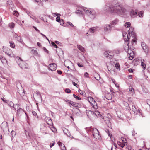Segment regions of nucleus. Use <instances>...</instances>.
<instances>
[{
    "instance_id": "5",
    "label": "nucleus",
    "mask_w": 150,
    "mask_h": 150,
    "mask_svg": "<svg viewBox=\"0 0 150 150\" xmlns=\"http://www.w3.org/2000/svg\"><path fill=\"white\" fill-rule=\"evenodd\" d=\"M88 100L89 102L90 103L91 105L94 108H97V103L92 97H89Z\"/></svg>"
},
{
    "instance_id": "54",
    "label": "nucleus",
    "mask_w": 150,
    "mask_h": 150,
    "mask_svg": "<svg viewBox=\"0 0 150 150\" xmlns=\"http://www.w3.org/2000/svg\"><path fill=\"white\" fill-rule=\"evenodd\" d=\"M108 122H106V123L108 124V126L109 127V126H110V123L109 122V120H108L107 121Z\"/></svg>"
},
{
    "instance_id": "53",
    "label": "nucleus",
    "mask_w": 150,
    "mask_h": 150,
    "mask_svg": "<svg viewBox=\"0 0 150 150\" xmlns=\"http://www.w3.org/2000/svg\"><path fill=\"white\" fill-rule=\"evenodd\" d=\"M77 65H78V66L79 67H81L83 66V65L82 64L79 63H78Z\"/></svg>"
},
{
    "instance_id": "40",
    "label": "nucleus",
    "mask_w": 150,
    "mask_h": 150,
    "mask_svg": "<svg viewBox=\"0 0 150 150\" xmlns=\"http://www.w3.org/2000/svg\"><path fill=\"white\" fill-rule=\"evenodd\" d=\"M115 67L117 69H120V65L118 63H116L115 64Z\"/></svg>"
},
{
    "instance_id": "58",
    "label": "nucleus",
    "mask_w": 150,
    "mask_h": 150,
    "mask_svg": "<svg viewBox=\"0 0 150 150\" xmlns=\"http://www.w3.org/2000/svg\"><path fill=\"white\" fill-rule=\"evenodd\" d=\"M84 75L86 76V77H88L89 76V75L88 73L87 72H86L84 74Z\"/></svg>"
},
{
    "instance_id": "9",
    "label": "nucleus",
    "mask_w": 150,
    "mask_h": 150,
    "mask_svg": "<svg viewBox=\"0 0 150 150\" xmlns=\"http://www.w3.org/2000/svg\"><path fill=\"white\" fill-rule=\"evenodd\" d=\"M49 66V67L48 68V69L52 71H55L56 69L57 65L55 63H52L50 64Z\"/></svg>"
},
{
    "instance_id": "6",
    "label": "nucleus",
    "mask_w": 150,
    "mask_h": 150,
    "mask_svg": "<svg viewBox=\"0 0 150 150\" xmlns=\"http://www.w3.org/2000/svg\"><path fill=\"white\" fill-rule=\"evenodd\" d=\"M133 28L131 27L128 31V34H127V38L126 40L128 42L129 41V39L130 38H129V37H133L134 36V33L133 31Z\"/></svg>"
},
{
    "instance_id": "64",
    "label": "nucleus",
    "mask_w": 150,
    "mask_h": 150,
    "mask_svg": "<svg viewBox=\"0 0 150 150\" xmlns=\"http://www.w3.org/2000/svg\"><path fill=\"white\" fill-rule=\"evenodd\" d=\"M55 42V43H56L57 44H59L60 43L59 41H56Z\"/></svg>"
},
{
    "instance_id": "55",
    "label": "nucleus",
    "mask_w": 150,
    "mask_h": 150,
    "mask_svg": "<svg viewBox=\"0 0 150 150\" xmlns=\"http://www.w3.org/2000/svg\"><path fill=\"white\" fill-rule=\"evenodd\" d=\"M57 72L59 74H62V72L60 70H57Z\"/></svg>"
},
{
    "instance_id": "60",
    "label": "nucleus",
    "mask_w": 150,
    "mask_h": 150,
    "mask_svg": "<svg viewBox=\"0 0 150 150\" xmlns=\"http://www.w3.org/2000/svg\"><path fill=\"white\" fill-rule=\"evenodd\" d=\"M128 71L130 72H133V70H132V69H128Z\"/></svg>"
},
{
    "instance_id": "21",
    "label": "nucleus",
    "mask_w": 150,
    "mask_h": 150,
    "mask_svg": "<svg viewBox=\"0 0 150 150\" xmlns=\"http://www.w3.org/2000/svg\"><path fill=\"white\" fill-rule=\"evenodd\" d=\"M29 16L30 17V18L33 19L34 21L36 23H39V22L37 18L35 17L33 15L30 16V15H29Z\"/></svg>"
},
{
    "instance_id": "1",
    "label": "nucleus",
    "mask_w": 150,
    "mask_h": 150,
    "mask_svg": "<svg viewBox=\"0 0 150 150\" xmlns=\"http://www.w3.org/2000/svg\"><path fill=\"white\" fill-rule=\"evenodd\" d=\"M103 10L105 12L112 14L116 13L120 14L125 13L126 9L123 8L122 6L119 3H117L114 5L107 4L103 8Z\"/></svg>"
},
{
    "instance_id": "34",
    "label": "nucleus",
    "mask_w": 150,
    "mask_h": 150,
    "mask_svg": "<svg viewBox=\"0 0 150 150\" xmlns=\"http://www.w3.org/2000/svg\"><path fill=\"white\" fill-rule=\"evenodd\" d=\"M76 12L77 14H81L83 15V11L80 10H77Z\"/></svg>"
},
{
    "instance_id": "51",
    "label": "nucleus",
    "mask_w": 150,
    "mask_h": 150,
    "mask_svg": "<svg viewBox=\"0 0 150 150\" xmlns=\"http://www.w3.org/2000/svg\"><path fill=\"white\" fill-rule=\"evenodd\" d=\"M43 49L47 53H48V50L45 47H44Z\"/></svg>"
},
{
    "instance_id": "30",
    "label": "nucleus",
    "mask_w": 150,
    "mask_h": 150,
    "mask_svg": "<svg viewBox=\"0 0 150 150\" xmlns=\"http://www.w3.org/2000/svg\"><path fill=\"white\" fill-rule=\"evenodd\" d=\"M32 114L33 115V116H35V118H38V116L37 115V113H36V112H35V111H32Z\"/></svg>"
},
{
    "instance_id": "42",
    "label": "nucleus",
    "mask_w": 150,
    "mask_h": 150,
    "mask_svg": "<svg viewBox=\"0 0 150 150\" xmlns=\"http://www.w3.org/2000/svg\"><path fill=\"white\" fill-rule=\"evenodd\" d=\"M73 96L74 98H75L76 99H77L78 100H80L81 99V98L77 96L76 95L74 94L73 95Z\"/></svg>"
},
{
    "instance_id": "20",
    "label": "nucleus",
    "mask_w": 150,
    "mask_h": 150,
    "mask_svg": "<svg viewBox=\"0 0 150 150\" xmlns=\"http://www.w3.org/2000/svg\"><path fill=\"white\" fill-rule=\"evenodd\" d=\"M77 47L78 48L81 52H84L85 51V50L83 47L82 46L79 45H77Z\"/></svg>"
},
{
    "instance_id": "27",
    "label": "nucleus",
    "mask_w": 150,
    "mask_h": 150,
    "mask_svg": "<svg viewBox=\"0 0 150 150\" xmlns=\"http://www.w3.org/2000/svg\"><path fill=\"white\" fill-rule=\"evenodd\" d=\"M111 80L112 81V82L115 84V86L117 88L119 87V86L118 83H116L115 80L114 79H111Z\"/></svg>"
},
{
    "instance_id": "13",
    "label": "nucleus",
    "mask_w": 150,
    "mask_h": 150,
    "mask_svg": "<svg viewBox=\"0 0 150 150\" xmlns=\"http://www.w3.org/2000/svg\"><path fill=\"white\" fill-rule=\"evenodd\" d=\"M132 110L136 114L140 113V110L139 109H137L135 106L134 105L132 106Z\"/></svg>"
},
{
    "instance_id": "46",
    "label": "nucleus",
    "mask_w": 150,
    "mask_h": 150,
    "mask_svg": "<svg viewBox=\"0 0 150 150\" xmlns=\"http://www.w3.org/2000/svg\"><path fill=\"white\" fill-rule=\"evenodd\" d=\"M65 91L66 93H69L71 92V91L69 88H66L65 89Z\"/></svg>"
},
{
    "instance_id": "18",
    "label": "nucleus",
    "mask_w": 150,
    "mask_h": 150,
    "mask_svg": "<svg viewBox=\"0 0 150 150\" xmlns=\"http://www.w3.org/2000/svg\"><path fill=\"white\" fill-rule=\"evenodd\" d=\"M105 97L106 99L110 100L112 98V96L111 94L107 92L105 94Z\"/></svg>"
},
{
    "instance_id": "23",
    "label": "nucleus",
    "mask_w": 150,
    "mask_h": 150,
    "mask_svg": "<svg viewBox=\"0 0 150 150\" xmlns=\"http://www.w3.org/2000/svg\"><path fill=\"white\" fill-rule=\"evenodd\" d=\"M7 103L8 104V105L10 107H13L14 106V103L11 101H8Z\"/></svg>"
},
{
    "instance_id": "56",
    "label": "nucleus",
    "mask_w": 150,
    "mask_h": 150,
    "mask_svg": "<svg viewBox=\"0 0 150 150\" xmlns=\"http://www.w3.org/2000/svg\"><path fill=\"white\" fill-rule=\"evenodd\" d=\"M33 28H34L35 29L37 32H38L39 33H40V31H39V30H38L37 28L36 27H34V26H33Z\"/></svg>"
},
{
    "instance_id": "15",
    "label": "nucleus",
    "mask_w": 150,
    "mask_h": 150,
    "mask_svg": "<svg viewBox=\"0 0 150 150\" xmlns=\"http://www.w3.org/2000/svg\"><path fill=\"white\" fill-rule=\"evenodd\" d=\"M137 12L133 10H131L130 11V16L131 17L133 18L135 17L137 15Z\"/></svg>"
},
{
    "instance_id": "25",
    "label": "nucleus",
    "mask_w": 150,
    "mask_h": 150,
    "mask_svg": "<svg viewBox=\"0 0 150 150\" xmlns=\"http://www.w3.org/2000/svg\"><path fill=\"white\" fill-rule=\"evenodd\" d=\"M119 21V20L117 19H116L115 20H113L112 23H111V25H116Z\"/></svg>"
},
{
    "instance_id": "22",
    "label": "nucleus",
    "mask_w": 150,
    "mask_h": 150,
    "mask_svg": "<svg viewBox=\"0 0 150 150\" xmlns=\"http://www.w3.org/2000/svg\"><path fill=\"white\" fill-rule=\"evenodd\" d=\"M31 51L32 52V53L35 56L38 57H40V55L37 52L36 50H31Z\"/></svg>"
},
{
    "instance_id": "36",
    "label": "nucleus",
    "mask_w": 150,
    "mask_h": 150,
    "mask_svg": "<svg viewBox=\"0 0 150 150\" xmlns=\"http://www.w3.org/2000/svg\"><path fill=\"white\" fill-rule=\"evenodd\" d=\"M129 91L131 92L132 93H134V90L132 87H129Z\"/></svg>"
},
{
    "instance_id": "62",
    "label": "nucleus",
    "mask_w": 150,
    "mask_h": 150,
    "mask_svg": "<svg viewBox=\"0 0 150 150\" xmlns=\"http://www.w3.org/2000/svg\"><path fill=\"white\" fill-rule=\"evenodd\" d=\"M64 100L66 102H68L69 103V104L70 103V102L71 101H70L69 100Z\"/></svg>"
},
{
    "instance_id": "48",
    "label": "nucleus",
    "mask_w": 150,
    "mask_h": 150,
    "mask_svg": "<svg viewBox=\"0 0 150 150\" xmlns=\"http://www.w3.org/2000/svg\"><path fill=\"white\" fill-rule=\"evenodd\" d=\"M136 42V40H135V39H132V45H133L134 44V43H135Z\"/></svg>"
},
{
    "instance_id": "3",
    "label": "nucleus",
    "mask_w": 150,
    "mask_h": 150,
    "mask_svg": "<svg viewBox=\"0 0 150 150\" xmlns=\"http://www.w3.org/2000/svg\"><path fill=\"white\" fill-rule=\"evenodd\" d=\"M83 10L86 13L90 18H93L95 17V12L94 11L91 9H88L87 8H83Z\"/></svg>"
},
{
    "instance_id": "45",
    "label": "nucleus",
    "mask_w": 150,
    "mask_h": 150,
    "mask_svg": "<svg viewBox=\"0 0 150 150\" xmlns=\"http://www.w3.org/2000/svg\"><path fill=\"white\" fill-rule=\"evenodd\" d=\"M60 16H58L56 18V20L58 22H59L60 20Z\"/></svg>"
},
{
    "instance_id": "31",
    "label": "nucleus",
    "mask_w": 150,
    "mask_h": 150,
    "mask_svg": "<svg viewBox=\"0 0 150 150\" xmlns=\"http://www.w3.org/2000/svg\"><path fill=\"white\" fill-rule=\"evenodd\" d=\"M130 25L131 24L129 22H127L125 24V26L127 28L129 27H130Z\"/></svg>"
},
{
    "instance_id": "57",
    "label": "nucleus",
    "mask_w": 150,
    "mask_h": 150,
    "mask_svg": "<svg viewBox=\"0 0 150 150\" xmlns=\"http://www.w3.org/2000/svg\"><path fill=\"white\" fill-rule=\"evenodd\" d=\"M67 23H68L69 25H71V26H72V27H73L74 26V25H73L71 23V22H67Z\"/></svg>"
},
{
    "instance_id": "8",
    "label": "nucleus",
    "mask_w": 150,
    "mask_h": 150,
    "mask_svg": "<svg viewBox=\"0 0 150 150\" xmlns=\"http://www.w3.org/2000/svg\"><path fill=\"white\" fill-rule=\"evenodd\" d=\"M112 30V26L111 24H106L104 27V31L105 32L110 33Z\"/></svg>"
},
{
    "instance_id": "33",
    "label": "nucleus",
    "mask_w": 150,
    "mask_h": 150,
    "mask_svg": "<svg viewBox=\"0 0 150 150\" xmlns=\"http://www.w3.org/2000/svg\"><path fill=\"white\" fill-rule=\"evenodd\" d=\"M11 138L12 139L13 137L15 135V132L14 131H12L11 133Z\"/></svg>"
},
{
    "instance_id": "11",
    "label": "nucleus",
    "mask_w": 150,
    "mask_h": 150,
    "mask_svg": "<svg viewBox=\"0 0 150 150\" xmlns=\"http://www.w3.org/2000/svg\"><path fill=\"white\" fill-rule=\"evenodd\" d=\"M1 127L2 129L4 131L8 129V125L7 122H4L1 125Z\"/></svg>"
},
{
    "instance_id": "10",
    "label": "nucleus",
    "mask_w": 150,
    "mask_h": 150,
    "mask_svg": "<svg viewBox=\"0 0 150 150\" xmlns=\"http://www.w3.org/2000/svg\"><path fill=\"white\" fill-rule=\"evenodd\" d=\"M96 27H93L90 28L88 31V33L86 34L87 35H88V34L89 33L90 35L93 34L95 31L96 30Z\"/></svg>"
},
{
    "instance_id": "59",
    "label": "nucleus",
    "mask_w": 150,
    "mask_h": 150,
    "mask_svg": "<svg viewBox=\"0 0 150 150\" xmlns=\"http://www.w3.org/2000/svg\"><path fill=\"white\" fill-rule=\"evenodd\" d=\"M22 110V109L21 108H19L17 110V113H19V112L21 111V110Z\"/></svg>"
},
{
    "instance_id": "26",
    "label": "nucleus",
    "mask_w": 150,
    "mask_h": 150,
    "mask_svg": "<svg viewBox=\"0 0 150 150\" xmlns=\"http://www.w3.org/2000/svg\"><path fill=\"white\" fill-rule=\"evenodd\" d=\"M109 52V56L108 58L110 59H111L113 57V56L114 55L113 53L112 52H110L109 51H108Z\"/></svg>"
},
{
    "instance_id": "61",
    "label": "nucleus",
    "mask_w": 150,
    "mask_h": 150,
    "mask_svg": "<svg viewBox=\"0 0 150 150\" xmlns=\"http://www.w3.org/2000/svg\"><path fill=\"white\" fill-rule=\"evenodd\" d=\"M107 131H108L107 134H108V136H109L110 137V133L109 132V131L108 130H107Z\"/></svg>"
},
{
    "instance_id": "50",
    "label": "nucleus",
    "mask_w": 150,
    "mask_h": 150,
    "mask_svg": "<svg viewBox=\"0 0 150 150\" xmlns=\"http://www.w3.org/2000/svg\"><path fill=\"white\" fill-rule=\"evenodd\" d=\"M70 104H71L73 106H74V105H75V103L71 101L70 102Z\"/></svg>"
},
{
    "instance_id": "44",
    "label": "nucleus",
    "mask_w": 150,
    "mask_h": 150,
    "mask_svg": "<svg viewBox=\"0 0 150 150\" xmlns=\"http://www.w3.org/2000/svg\"><path fill=\"white\" fill-rule=\"evenodd\" d=\"M51 43L52 45L54 46V47L56 48H57V45L54 42L51 41Z\"/></svg>"
},
{
    "instance_id": "41",
    "label": "nucleus",
    "mask_w": 150,
    "mask_h": 150,
    "mask_svg": "<svg viewBox=\"0 0 150 150\" xmlns=\"http://www.w3.org/2000/svg\"><path fill=\"white\" fill-rule=\"evenodd\" d=\"M76 81H78L77 79H75V80H73L72 81V84L75 86H76L77 84L74 82L73 81H74L76 82Z\"/></svg>"
},
{
    "instance_id": "49",
    "label": "nucleus",
    "mask_w": 150,
    "mask_h": 150,
    "mask_svg": "<svg viewBox=\"0 0 150 150\" xmlns=\"http://www.w3.org/2000/svg\"><path fill=\"white\" fill-rule=\"evenodd\" d=\"M1 99L3 100V101L6 103H7L8 101V100H7L5 98H1Z\"/></svg>"
},
{
    "instance_id": "24",
    "label": "nucleus",
    "mask_w": 150,
    "mask_h": 150,
    "mask_svg": "<svg viewBox=\"0 0 150 150\" xmlns=\"http://www.w3.org/2000/svg\"><path fill=\"white\" fill-rule=\"evenodd\" d=\"M78 92L84 96H86V93L84 91H82L80 89H79L78 90Z\"/></svg>"
},
{
    "instance_id": "4",
    "label": "nucleus",
    "mask_w": 150,
    "mask_h": 150,
    "mask_svg": "<svg viewBox=\"0 0 150 150\" xmlns=\"http://www.w3.org/2000/svg\"><path fill=\"white\" fill-rule=\"evenodd\" d=\"M90 131L92 132V135L96 139H99L100 136L98 130L96 128H90Z\"/></svg>"
},
{
    "instance_id": "16",
    "label": "nucleus",
    "mask_w": 150,
    "mask_h": 150,
    "mask_svg": "<svg viewBox=\"0 0 150 150\" xmlns=\"http://www.w3.org/2000/svg\"><path fill=\"white\" fill-rule=\"evenodd\" d=\"M117 144L120 146L121 147L123 148L125 145V144L127 143V141L126 139H125V142H124V143H121L120 141H117Z\"/></svg>"
},
{
    "instance_id": "29",
    "label": "nucleus",
    "mask_w": 150,
    "mask_h": 150,
    "mask_svg": "<svg viewBox=\"0 0 150 150\" xmlns=\"http://www.w3.org/2000/svg\"><path fill=\"white\" fill-rule=\"evenodd\" d=\"M141 66H142L144 70L145 69L146 67V65L145 63H144L143 62H142L141 63Z\"/></svg>"
},
{
    "instance_id": "28",
    "label": "nucleus",
    "mask_w": 150,
    "mask_h": 150,
    "mask_svg": "<svg viewBox=\"0 0 150 150\" xmlns=\"http://www.w3.org/2000/svg\"><path fill=\"white\" fill-rule=\"evenodd\" d=\"M144 11H141L139 12L138 13V16L140 17H142L143 15Z\"/></svg>"
},
{
    "instance_id": "2",
    "label": "nucleus",
    "mask_w": 150,
    "mask_h": 150,
    "mask_svg": "<svg viewBox=\"0 0 150 150\" xmlns=\"http://www.w3.org/2000/svg\"><path fill=\"white\" fill-rule=\"evenodd\" d=\"M89 118L93 117L96 118V117H100L101 116L100 112L98 111H96L94 112L91 111H89L87 115Z\"/></svg>"
},
{
    "instance_id": "32",
    "label": "nucleus",
    "mask_w": 150,
    "mask_h": 150,
    "mask_svg": "<svg viewBox=\"0 0 150 150\" xmlns=\"http://www.w3.org/2000/svg\"><path fill=\"white\" fill-rule=\"evenodd\" d=\"M9 26L11 28H13L15 26V24L13 23H11L9 24Z\"/></svg>"
},
{
    "instance_id": "7",
    "label": "nucleus",
    "mask_w": 150,
    "mask_h": 150,
    "mask_svg": "<svg viewBox=\"0 0 150 150\" xmlns=\"http://www.w3.org/2000/svg\"><path fill=\"white\" fill-rule=\"evenodd\" d=\"M129 43L127 44V45L124 47V48L125 51L127 52V54L130 55L133 54V51L132 50L131 47L129 48Z\"/></svg>"
},
{
    "instance_id": "14",
    "label": "nucleus",
    "mask_w": 150,
    "mask_h": 150,
    "mask_svg": "<svg viewBox=\"0 0 150 150\" xmlns=\"http://www.w3.org/2000/svg\"><path fill=\"white\" fill-rule=\"evenodd\" d=\"M6 49L7 50V51H4V52H5V53L10 57H13L14 55L12 51L8 48H7Z\"/></svg>"
},
{
    "instance_id": "19",
    "label": "nucleus",
    "mask_w": 150,
    "mask_h": 150,
    "mask_svg": "<svg viewBox=\"0 0 150 150\" xmlns=\"http://www.w3.org/2000/svg\"><path fill=\"white\" fill-rule=\"evenodd\" d=\"M0 59L3 64L7 63V61L6 60V59L1 56H0Z\"/></svg>"
},
{
    "instance_id": "39",
    "label": "nucleus",
    "mask_w": 150,
    "mask_h": 150,
    "mask_svg": "<svg viewBox=\"0 0 150 150\" xmlns=\"http://www.w3.org/2000/svg\"><path fill=\"white\" fill-rule=\"evenodd\" d=\"M104 55L107 58H108L109 52L108 51H106L104 53Z\"/></svg>"
},
{
    "instance_id": "52",
    "label": "nucleus",
    "mask_w": 150,
    "mask_h": 150,
    "mask_svg": "<svg viewBox=\"0 0 150 150\" xmlns=\"http://www.w3.org/2000/svg\"><path fill=\"white\" fill-rule=\"evenodd\" d=\"M130 55V56L129 57V60H132L133 59V57L132 55Z\"/></svg>"
},
{
    "instance_id": "35",
    "label": "nucleus",
    "mask_w": 150,
    "mask_h": 150,
    "mask_svg": "<svg viewBox=\"0 0 150 150\" xmlns=\"http://www.w3.org/2000/svg\"><path fill=\"white\" fill-rule=\"evenodd\" d=\"M48 120V121H47V123L49 125H50L52 124V121L51 119L50 118H47Z\"/></svg>"
},
{
    "instance_id": "38",
    "label": "nucleus",
    "mask_w": 150,
    "mask_h": 150,
    "mask_svg": "<svg viewBox=\"0 0 150 150\" xmlns=\"http://www.w3.org/2000/svg\"><path fill=\"white\" fill-rule=\"evenodd\" d=\"M10 46L12 48H14L15 47V45L14 44L13 42H10Z\"/></svg>"
},
{
    "instance_id": "43",
    "label": "nucleus",
    "mask_w": 150,
    "mask_h": 150,
    "mask_svg": "<svg viewBox=\"0 0 150 150\" xmlns=\"http://www.w3.org/2000/svg\"><path fill=\"white\" fill-rule=\"evenodd\" d=\"M65 66L68 68V70H69V69H70V70H71L73 73L74 74L75 73V72H76L75 70H74V69L73 70V69H70L69 66H67L66 65H65Z\"/></svg>"
},
{
    "instance_id": "17",
    "label": "nucleus",
    "mask_w": 150,
    "mask_h": 150,
    "mask_svg": "<svg viewBox=\"0 0 150 150\" xmlns=\"http://www.w3.org/2000/svg\"><path fill=\"white\" fill-rule=\"evenodd\" d=\"M58 144L59 146L60 147L61 150H66L64 145L63 144H62L61 142L59 141L58 142Z\"/></svg>"
},
{
    "instance_id": "37",
    "label": "nucleus",
    "mask_w": 150,
    "mask_h": 150,
    "mask_svg": "<svg viewBox=\"0 0 150 150\" xmlns=\"http://www.w3.org/2000/svg\"><path fill=\"white\" fill-rule=\"evenodd\" d=\"M13 14L15 16L18 17L19 15V13L18 12L16 11H15L13 12Z\"/></svg>"
},
{
    "instance_id": "12",
    "label": "nucleus",
    "mask_w": 150,
    "mask_h": 150,
    "mask_svg": "<svg viewBox=\"0 0 150 150\" xmlns=\"http://www.w3.org/2000/svg\"><path fill=\"white\" fill-rule=\"evenodd\" d=\"M141 45L143 49L145 52H147L148 51V47L146 44L144 42H141Z\"/></svg>"
},
{
    "instance_id": "47",
    "label": "nucleus",
    "mask_w": 150,
    "mask_h": 150,
    "mask_svg": "<svg viewBox=\"0 0 150 150\" xmlns=\"http://www.w3.org/2000/svg\"><path fill=\"white\" fill-rule=\"evenodd\" d=\"M52 15L54 16H60V14L57 13H53L52 14Z\"/></svg>"
},
{
    "instance_id": "63",
    "label": "nucleus",
    "mask_w": 150,
    "mask_h": 150,
    "mask_svg": "<svg viewBox=\"0 0 150 150\" xmlns=\"http://www.w3.org/2000/svg\"><path fill=\"white\" fill-rule=\"evenodd\" d=\"M78 105H79L78 103H75V105H74V106L77 107L78 106Z\"/></svg>"
}]
</instances>
